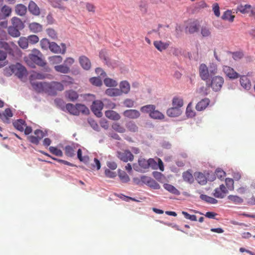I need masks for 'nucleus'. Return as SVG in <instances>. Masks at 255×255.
I'll list each match as a JSON object with an SVG mask.
<instances>
[{
    "mask_svg": "<svg viewBox=\"0 0 255 255\" xmlns=\"http://www.w3.org/2000/svg\"><path fill=\"white\" fill-rule=\"evenodd\" d=\"M199 75L201 79L207 82L210 77L217 73L218 67L216 64L210 63L208 67L205 64L202 63L199 66Z\"/></svg>",
    "mask_w": 255,
    "mask_h": 255,
    "instance_id": "obj_1",
    "label": "nucleus"
},
{
    "mask_svg": "<svg viewBox=\"0 0 255 255\" xmlns=\"http://www.w3.org/2000/svg\"><path fill=\"white\" fill-rule=\"evenodd\" d=\"M224 83V78L220 76H216L212 78L210 84L207 85L210 86L214 91H218L221 90Z\"/></svg>",
    "mask_w": 255,
    "mask_h": 255,
    "instance_id": "obj_2",
    "label": "nucleus"
},
{
    "mask_svg": "<svg viewBox=\"0 0 255 255\" xmlns=\"http://www.w3.org/2000/svg\"><path fill=\"white\" fill-rule=\"evenodd\" d=\"M48 94L49 95H56L57 91H61L64 90L63 84L60 82H52L48 83Z\"/></svg>",
    "mask_w": 255,
    "mask_h": 255,
    "instance_id": "obj_3",
    "label": "nucleus"
},
{
    "mask_svg": "<svg viewBox=\"0 0 255 255\" xmlns=\"http://www.w3.org/2000/svg\"><path fill=\"white\" fill-rule=\"evenodd\" d=\"M117 157L122 161L127 162L128 161H132L134 156L128 150H123L117 152Z\"/></svg>",
    "mask_w": 255,
    "mask_h": 255,
    "instance_id": "obj_4",
    "label": "nucleus"
},
{
    "mask_svg": "<svg viewBox=\"0 0 255 255\" xmlns=\"http://www.w3.org/2000/svg\"><path fill=\"white\" fill-rule=\"evenodd\" d=\"M33 89L38 93H48V83L30 81Z\"/></svg>",
    "mask_w": 255,
    "mask_h": 255,
    "instance_id": "obj_5",
    "label": "nucleus"
},
{
    "mask_svg": "<svg viewBox=\"0 0 255 255\" xmlns=\"http://www.w3.org/2000/svg\"><path fill=\"white\" fill-rule=\"evenodd\" d=\"M222 69L223 72L226 77L230 79H236L240 77V74L235 71L233 68L229 66L224 65Z\"/></svg>",
    "mask_w": 255,
    "mask_h": 255,
    "instance_id": "obj_6",
    "label": "nucleus"
},
{
    "mask_svg": "<svg viewBox=\"0 0 255 255\" xmlns=\"http://www.w3.org/2000/svg\"><path fill=\"white\" fill-rule=\"evenodd\" d=\"M103 103L101 101L96 100L93 102L91 106V110L94 114L98 117L100 118L102 116V110L103 108Z\"/></svg>",
    "mask_w": 255,
    "mask_h": 255,
    "instance_id": "obj_7",
    "label": "nucleus"
},
{
    "mask_svg": "<svg viewBox=\"0 0 255 255\" xmlns=\"http://www.w3.org/2000/svg\"><path fill=\"white\" fill-rule=\"evenodd\" d=\"M61 48L55 42H52L50 43L49 48L51 52L54 53L64 54L66 50V45L64 43H61Z\"/></svg>",
    "mask_w": 255,
    "mask_h": 255,
    "instance_id": "obj_8",
    "label": "nucleus"
},
{
    "mask_svg": "<svg viewBox=\"0 0 255 255\" xmlns=\"http://www.w3.org/2000/svg\"><path fill=\"white\" fill-rule=\"evenodd\" d=\"M228 193V190L224 184H222L219 187L214 190L213 196L217 198L222 199L224 198Z\"/></svg>",
    "mask_w": 255,
    "mask_h": 255,
    "instance_id": "obj_9",
    "label": "nucleus"
},
{
    "mask_svg": "<svg viewBox=\"0 0 255 255\" xmlns=\"http://www.w3.org/2000/svg\"><path fill=\"white\" fill-rule=\"evenodd\" d=\"M125 117L129 119H136L140 116V112L135 109L127 110L123 112Z\"/></svg>",
    "mask_w": 255,
    "mask_h": 255,
    "instance_id": "obj_10",
    "label": "nucleus"
},
{
    "mask_svg": "<svg viewBox=\"0 0 255 255\" xmlns=\"http://www.w3.org/2000/svg\"><path fill=\"white\" fill-rule=\"evenodd\" d=\"M199 24L197 21H193L189 23L186 27L185 31L186 33L190 34L197 32L199 30Z\"/></svg>",
    "mask_w": 255,
    "mask_h": 255,
    "instance_id": "obj_11",
    "label": "nucleus"
},
{
    "mask_svg": "<svg viewBox=\"0 0 255 255\" xmlns=\"http://www.w3.org/2000/svg\"><path fill=\"white\" fill-rule=\"evenodd\" d=\"M79 63L82 67L85 70H89L91 67L90 59L85 55L81 56L79 58Z\"/></svg>",
    "mask_w": 255,
    "mask_h": 255,
    "instance_id": "obj_12",
    "label": "nucleus"
},
{
    "mask_svg": "<svg viewBox=\"0 0 255 255\" xmlns=\"http://www.w3.org/2000/svg\"><path fill=\"white\" fill-rule=\"evenodd\" d=\"M41 57L42 56L28 55L29 59L34 63L39 66L44 67L46 65V63L42 59Z\"/></svg>",
    "mask_w": 255,
    "mask_h": 255,
    "instance_id": "obj_13",
    "label": "nucleus"
},
{
    "mask_svg": "<svg viewBox=\"0 0 255 255\" xmlns=\"http://www.w3.org/2000/svg\"><path fill=\"white\" fill-rule=\"evenodd\" d=\"M210 100L208 98H205L199 102L196 105L195 108L198 111L204 110L210 103Z\"/></svg>",
    "mask_w": 255,
    "mask_h": 255,
    "instance_id": "obj_14",
    "label": "nucleus"
},
{
    "mask_svg": "<svg viewBox=\"0 0 255 255\" xmlns=\"http://www.w3.org/2000/svg\"><path fill=\"white\" fill-rule=\"evenodd\" d=\"M105 114L107 118L113 121H118L121 119L120 114L113 110L106 111Z\"/></svg>",
    "mask_w": 255,
    "mask_h": 255,
    "instance_id": "obj_15",
    "label": "nucleus"
},
{
    "mask_svg": "<svg viewBox=\"0 0 255 255\" xmlns=\"http://www.w3.org/2000/svg\"><path fill=\"white\" fill-rule=\"evenodd\" d=\"M240 83L242 87L246 90H250L251 87V83L249 78L245 75L240 76Z\"/></svg>",
    "mask_w": 255,
    "mask_h": 255,
    "instance_id": "obj_16",
    "label": "nucleus"
},
{
    "mask_svg": "<svg viewBox=\"0 0 255 255\" xmlns=\"http://www.w3.org/2000/svg\"><path fill=\"white\" fill-rule=\"evenodd\" d=\"M29 11L35 15H39L40 9L37 4L33 1H30L28 5Z\"/></svg>",
    "mask_w": 255,
    "mask_h": 255,
    "instance_id": "obj_17",
    "label": "nucleus"
},
{
    "mask_svg": "<svg viewBox=\"0 0 255 255\" xmlns=\"http://www.w3.org/2000/svg\"><path fill=\"white\" fill-rule=\"evenodd\" d=\"M66 111L69 113L71 115L78 116V112L77 109V104L75 105L68 103L65 106V109Z\"/></svg>",
    "mask_w": 255,
    "mask_h": 255,
    "instance_id": "obj_18",
    "label": "nucleus"
},
{
    "mask_svg": "<svg viewBox=\"0 0 255 255\" xmlns=\"http://www.w3.org/2000/svg\"><path fill=\"white\" fill-rule=\"evenodd\" d=\"M65 96L69 101L72 102L76 101L79 97L77 93L72 90L66 91Z\"/></svg>",
    "mask_w": 255,
    "mask_h": 255,
    "instance_id": "obj_19",
    "label": "nucleus"
},
{
    "mask_svg": "<svg viewBox=\"0 0 255 255\" xmlns=\"http://www.w3.org/2000/svg\"><path fill=\"white\" fill-rule=\"evenodd\" d=\"M153 45L155 48L159 51H162L167 49L169 46V44L167 42H163L161 41H155Z\"/></svg>",
    "mask_w": 255,
    "mask_h": 255,
    "instance_id": "obj_20",
    "label": "nucleus"
},
{
    "mask_svg": "<svg viewBox=\"0 0 255 255\" xmlns=\"http://www.w3.org/2000/svg\"><path fill=\"white\" fill-rule=\"evenodd\" d=\"M235 17V15L232 14L231 10H227L223 13L221 18L224 20H227L230 22H232L234 20Z\"/></svg>",
    "mask_w": 255,
    "mask_h": 255,
    "instance_id": "obj_21",
    "label": "nucleus"
},
{
    "mask_svg": "<svg viewBox=\"0 0 255 255\" xmlns=\"http://www.w3.org/2000/svg\"><path fill=\"white\" fill-rule=\"evenodd\" d=\"M12 26L16 28L22 29L24 27V24L18 17H13L11 19Z\"/></svg>",
    "mask_w": 255,
    "mask_h": 255,
    "instance_id": "obj_22",
    "label": "nucleus"
},
{
    "mask_svg": "<svg viewBox=\"0 0 255 255\" xmlns=\"http://www.w3.org/2000/svg\"><path fill=\"white\" fill-rule=\"evenodd\" d=\"M15 11L17 14L23 16L25 14L27 11V8L22 4H18L15 6Z\"/></svg>",
    "mask_w": 255,
    "mask_h": 255,
    "instance_id": "obj_23",
    "label": "nucleus"
},
{
    "mask_svg": "<svg viewBox=\"0 0 255 255\" xmlns=\"http://www.w3.org/2000/svg\"><path fill=\"white\" fill-rule=\"evenodd\" d=\"M120 91H121V95L124 94H128L130 90L129 84L127 81H122L120 84Z\"/></svg>",
    "mask_w": 255,
    "mask_h": 255,
    "instance_id": "obj_24",
    "label": "nucleus"
},
{
    "mask_svg": "<svg viewBox=\"0 0 255 255\" xmlns=\"http://www.w3.org/2000/svg\"><path fill=\"white\" fill-rule=\"evenodd\" d=\"M181 112L178 108L172 107L169 108L167 111V114L168 116L171 117H176L180 115Z\"/></svg>",
    "mask_w": 255,
    "mask_h": 255,
    "instance_id": "obj_25",
    "label": "nucleus"
},
{
    "mask_svg": "<svg viewBox=\"0 0 255 255\" xmlns=\"http://www.w3.org/2000/svg\"><path fill=\"white\" fill-rule=\"evenodd\" d=\"M13 125L15 128L20 131L24 130V128L26 126L25 122L24 120L19 119L13 123Z\"/></svg>",
    "mask_w": 255,
    "mask_h": 255,
    "instance_id": "obj_26",
    "label": "nucleus"
},
{
    "mask_svg": "<svg viewBox=\"0 0 255 255\" xmlns=\"http://www.w3.org/2000/svg\"><path fill=\"white\" fill-rule=\"evenodd\" d=\"M65 153L66 156L72 157L75 155V147L73 145H66L65 147Z\"/></svg>",
    "mask_w": 255,
    "mask_h": 255,
    "instance_id": "obj_27",
    "label": "nucleus"
},
{
    "mask_svg": "<svg viewBox=\"0 0 255 255\" xmlns=\"http://www.w3.org/2000/svg\"><path fill=\"white\" fill-rule=\"evenodd\" d=\"M105 93L111 97H117L121 95V91L117 88L108 89L106 90Z\"/></svg>",
    "mask_w": 255,
    "mask_h": 255,
    "instance_id": "obj_28",
    "label": "nucleus"
},
{
    "mask_svg": "<svg viewBox=\"0 0 255 255\" xmlns=\"http://www.w3.org/2000/svg\"><path fill=\"white\" fill-rule=\"evenodd\" d=\"M54 69L57 72L64 74H67L70 71L69 67L65 64L55 66Z\"/></svg>",
    "mask_w": 255,
    "mask_h": 255,
    "instance_id": "obj_29",
    "label": "nucleus"
},
{
    "mask_svg": "<svg viewBox=\"0 0 255 255\" xmlns=\"http://www.w3.org/2000/svg\"><path fill=\"white\" fill-rule=\"evenodd\" d=\"M49 1L53 7L58 8L62 10L66 9V7L62 4V0H49Z\"/></svg>",
    "mask_w": 255,
    "mask_h": 255,
    "instance_id": "obj_30",
    "label": "nucleus"
},
{
    "mask_svg": "<svg viewBox=\"0 0 255 255\" xmlns=\"http://www.w3.org/2000/svg\"><path fill=\"white\" fill-rule=\"evenodd\" d=\"M251 5L250 4H240L237 6V11H240L243 14H249Z\"/></svg>",
    "mask_w": 255,
    "mask_h": 255,
    "instance_id": "obj_31",
    "label": "nucleus"
},
{
    "mask_svg": "<svg viewBox=\"0 0 255 255\" xmlns=\"http://www.w3.org/2000/svg\"><path fill=\"white\" fill-rule=\"evenodd\" d=\"M200 198L201 200L208 203L215 204L218 203V200L217 199L206 195L201 194L200 196Z\"/></svg>",
    "mask_w": 255,
    "mask_h": 255,
    "instance_id": "obj_32",
    "label": "nucleus"
},
{
    "mask_svg": "<svg viewBox=\"0 0 255 255\" xmlns=\"http://www.w3.org/2000/svg\"><path fill=\"white\" fill-rule=\"evenodd\" d=\"M29 28L30 30L34 33L40 32L42 30V26L36 22H32L29 24Z\"/></svg>",
    "mask_w": 255,
    "mask_h": 255,
    "instance_id": "obj_33",
    "label": "nucleus"
},
{
    "mask_svg": "<svg viewBox=\"0 0 255 255\" xmlns=\"http://www.w3.org/2000/svg\"><path fill=\"white\" fill-rule=\"evenodd\" d=\"M163 187L166 190L173 194L177 195L180 194V192L174 186L171 184H164Z\"/></svg>",
    "mask_w": 255,
    "mask_h": 255,
    "instance_id": "obj_34",
    "label": "nucleus"
},
{
    "mask_svg": "<svg viewBox=\"0 0 255 255\" xmlns=\"http://www.w3.org/2000/svg\"><path fill=\"white\" fill-rule=\"evenodd\" d=\"M118 175L123 183H127L129 181V177L128 174L124 171L120 169L118 171Z\"/></svg>",
    "mask_w": 255,
    "mask_h": 255,
    "instance_id": "obj_35",
    "label": "nucleus"
},
{
    "mask_svg": "<svg viewBox=\"0 0 255 255\" xmlns=\"http://www.w3.org/2000/svg\"><path fill=\"white\" fill-rule=\"evenodd\" d=\"M77 157L80 161L85 164H87L89 162V157L88 155L82 156V151L80 148L78 149L77 151Z\"/></svg>",
    "mask_w": 255,
    "mask_h": 255,
    "instance_id": "obj_36",
    "label": "nucleus"
},
{
    "mask_svg": "<svg viewBox=\"0 0 255 255\" xmlns=\"http://www.w3.org/2000/svg\"><path fill=\"white\" fill-rule=\"evenodd\" d=\"M19 30L20 29L19 28L10 26L8 28V32L11 36L17 37L20 36Z\"/></svg>",
    "mask_w": 255,
    "mask_h": 255,
    "instance_id": "obj_37",
    "label": "nucleus"
},
{
    "mask_svg": "<svg viewBox=\"0 0 255 255\" xmlns=\"http://www.w3.org/2000/svg\"><path fill=\"white\" fill-rule=\"evenodd\" d=\"M155 109V106L153 105H147L140 108V110L142 113H148L150 116V112Z\"/></svg>",
    "mask_w": 255,
    "mask_h": 255,
    "instance_id": "obj_38",
    "label": "nucleus"
},
{
    "mask_svg": "<svg viewBox=\"0 0 255 255\" xmlns=\"http://www.w3.org/2000/svg\"><path fill=\"white\" fill-rule=\"evenodd\" d=\"M196 180L201 185H205L207 183V178L205 175L201 172L196 174Z\"/></svg>",
    "mask_w": 255,
    "mask_h": 255,
    "instance_id": "obj_39",
    "label": "nucleus"
},
{
    "mask_svg": "<svg viewBox=\"0 0 255 255\" xmlns=\"http://www.w3.org/2000/svg\"><path fill=\"white\" fill-rule=\"evenodd\" d=\"M149 116L152 119L159 120L163 119L164 117L163 114H162L160 112L155 110V109L153 110L152 112H150Z\"/></svg>",
    "mask_w": 255,
    "mask_h": 255,
    "instance_id": "obj_40",
    "label": "nucleus"
},
{
    "mask_svg": "<svg viewBox=\"0 0 255 255\" xmlns=\"http://www.w3.org/2000/svg\"><path fill=\"white\" fill-rule=\"evenodd\" d=\"M77 104V109L78 112V115H80V113L83 114H88L89 113V110L88 108L86 107L84 105L81 104Z\"/></svg>",
    "mask_w": 255,
    "mask_h": 255,
    "instance_id": "obj_41",
    "label": "nucleus"
},
{
    "mask_svg": "<svg viewBox=\"0 0 255 255\" xmlns=\"http://www.w3.org/2000/svg\"><path fill=\"white\" fill-rule=\"evenodd\" d=\"M126 127L130 132H135L138 131V127L133 121H129L127 123Z\"/></svg>",
    "mask_w": 255,
    "mask_h": 255,
    "instance_id": "obj_42",
    "label": "nucleus"
},
{
    "mask_svg": "<svg viewBox=\"0 0 255 255\" xmlns=\"http://www.w3.org/2000/svg\"><path fill=\"white\" fill-rule=\"evenodd\" d=\"M49 62L51 64H56L60 63L62 62L63 58L61 56L59 55H54L51 57H49Z\"/></svg>",
    "mask_w": 255,
    "mask_h": 255,
    "instance_id": "obj_43",
    "label": "nucleus"
},
{
    "mask_svg": "<svg viewBox=\"0 0 255 255\" xmlns=\"http://www.w3.org/2000/svg\"><path fill=\"white\" fill-rule=\"evenodd\" d=\"M172 105L173 107L179 109L183 105V99L178 97L174 98L172 100Z\"/></svg>",
    "mask_w": 255,
    "mask_h": 255,
    "instance_id": "obj_44",
    "label": "nucleus"
},
{
    "mask_svg": "<svg viewBox=\"0 0 255 255\" xmlns=\"http://www.w3.org/2000/svg\"><path fill=\"white\" fill-rule=\"evenodd\" d=\"M19 46L22 49H26L28 46V41L27 38L21 37L18 41Z\"/></svg>",
    "mask_w": 255,
    "mask_h": 255,
    "instance_id": "obj_45",
    "label": "nucleus"
},
{
    "mask_svg": "<svg viewBox=\"0 0 255 255\" xmlns=\"http://www.w3.org/2000/svg\"><path fill=\"white\" fill-rule=\"evenodd\" d=\"M49 151L53 154L57 156H62L63 152L60 149L54 146H50L49 148Z\"/></svg>",
    "mask_w": 255,
    "mask_h": 255,
    "instance_id": "obj_46",
    "label": "nucleus"
},
{
    "mask_svg": "<svg viewBox=\"0 0 255 255\" xmlns=\"http://www.w3.org/2000/svg\"><path fill=\"white\" fill-rule=\"evenodd\" d=\"M228 199L235 204H241L243 202L242 198L236 195H229L228 196Z\"/></svg>",
    "mask_w": 255,
    "mask_h": 255,
    "instance_id": "obj_47",
    "label": "nucleus"
},
{
    "mask_svg": "<svg viewBox=\"0 0 255 255\" xmlns=\"http://www.w3.org/2000/svg\"><path fill=\"white\" fill-rule=\"evenodd\" d=\"M45 77V75L43 74L33 72L30 75V81H33V80L35 79H43Z\"/></svg>",
    "mask_w": 255,
    "mask_h": 255,
    "instance_id": "obj_48",
    "label": "nucleus"
},
{
    "mask_svg": "<svg viewBox=\"0 0 255 255\" xmlns=\"http://www.w3.org/2000/svg\"><path fill=\"white\" fill-rule=\"evenodd\" d=\"M104 84L107 87H116L118 85V83L116 81L109 78H105L104 80Z\"/></svg>",
    "mask_w": 255,
    "mask_h": 255,
    "instance_id": "obj_49",
    "label": "nucleus"
},
{
    "mask_svg": "<svg viewBox=\"0 0 255 255\" xmlns=\"http://www.w3.org/2000/svg\"><path fill=\"white\" fill-rule=\"evenodd\" d=\"M182 176L183 180L185 181L188 182L189 183H192L194 180V178L192 174L188 171L184 172L183 173Z\"/></svg>",
    "mask_w": 255,
    "mask_h": 255,
    "instance_id": "obj_50",
    "label": "nucleus"
},
{
    "mask_svg": "<svg viewBox=\"0 0 255 255\" xmlns=\"http://www.w3.org/2000/svg\"><path fill=\"white\" fill-rule=\"evenodd\" d=\"M201 33L203 37H209L211 35V29L207 26H202Z\"/></svg>",
    "mask_w": 255,
    "mask_h": 255,
    "instance_id": "obj_51",
    "label": "nucleus"
},
{
    "mask_svg": "<svg viewBox=\"0 0 255 255\" xmlns=\"http://www.w3.org/2000/svg\"><path fill=\"white\" fill-rule=\"evenodd\" d=\"M49 41L46 38H43L40 42L41 48L43 49L46 50L49 47L50 44Z\"/></svg>",
    "mask_w": 255,
    "mask_h": 255,
    "instance_id": "obj_52",
    "label": "nucleus"
},
{
    "mask_svg": "<svg viewBox=\"0 0 255 255\" xmlns=\"http://www.w3.org/2000/svg\"><path fill=\"white\" fill-rule=\"evenodd\" d=\"M0 9L1 10L2 12L3 13V14H4L3 15L5 16V18L6 17L9 16L11 13V8L6 5H4V6H3Z\"/></svg>",
    "mask_w": 255,
    "mask_h": 255,
    "instance_id": "obj_53",
    "label": "nucleus"
},
{
    "mask_svg": "<svg viewBox=\"0 0 255 255\" xmlns=\"http://www.w3.org/2000/svg\"><path fill=\"white\" fill-rule=\"evenodd\" d=\"M215 175L220 180H223L226 176V172L221 169H217L215 171Z\"/></svg>",
    "mask_w": 255,
    "mask_h": 255,
    "instance_id": "obj_54",
    "label": "nucleus"
},
{
    "mask_svg": "<svg viewBox=\"0 0 255 255\" xmlns=\"http://www.w3.org/2000/svg\"><path fill=\"white\" fill-rule=\"evenodd\" d=\"M139 165L143 169H147L149 168L148 160H146L144 158H139L138 159Z\"/></svg>",
    "mask_w": 255,
    "mask_h": 255,
    "instance_id": "obj_55",
    "label": "nucleus"
},
{
    "mask_svg": "<svg viewBox=\"0 0 255 255\" xmlns=\"http://www.w3.org/2000/svg\"><path fill=\"white\" fill-rule=\"evenodd\" d=\"M90 82L96 86H100L102 85V81L100 78L93 77L90 79Z\"/></svg>",
    "mask_w": 255,
    "mask_h": 255,
    "instance_id": "obj_56",
    "label": "nucleus"
},
{
    "mask_svg": "<svg viewBox=\"0 0 255 255\" xmlns=\"http://www.w3.org/2000/svg\"><path fill=\"white\" fill-rule=\"evenodd\" d=\"M112 128L115 130L120 133H123L126 130L125 128L123 126L118 123L113 124L112 125Z\"/></svg>",
    "mask_w": 255,
    "mask_h": 255,
    "instance_id": "obj_57",
    "label": "nucleus"
},
{
    "mask_svg": "<svg viewBox=\"0 0 255 255\" xmlns=\"http://www.w3.org/2000/svg\"><path fill=\"white\" fill-rule=\"evenodd\" d=\"M191 103L188 104L186 108V115L189 118H193L195 116V112L191 109Z\"/></svg>",
    "mask_w": 255,
    "mask_h": 255,
    "instance_id": "obj_58",
    "label": "nucleus"
},
{
    "mask_svg": "<svg viewBox=\"0 0 255 255\" xmlns=\"http://www.w3.org/2000/svg\"><path fill=\"white\" fill-rule=\"evenodd\" d=\"M18 67L17 70L18 71L16 73V74L19 78L22 77L26 72V69L24 67L20 65H18Z\"/></svg>",
    "mask_w": 255,
    "mask_h": 255,
    "instance_id": "obj_59",
    "label": "nucleus"
},
{
    "mask_svg": "<svg viewBox=\"0 0 255 255\" xmlns=\"http://www.w3.org/2000/svg\"><path fill=\"white\" fill-rule=\"evenodd\" d=\"M27 38L28 39V42L32 44H35L39 41L38 37L35 35H29Z\"/></svg>",
    "mask_w": 255,
    "mask_h": 255,
    "instance_id": "obj_60",
    "label": "nucleus"
},
{
    "mask_svg": "<svg viewBox=\"0 0 255 255\" xmlns=\"http://www.w3.org/2000/svg\"><path fill=\"white\" fill-rule=\"evenodd\" d=\"M225 183L228 190H233L234 188V180L232 178H227L225 179Z\"/></svg>",
    "mask_w": 255,
    "mask_h": 255,
    "instance_id": "obj_61",
    "label": "nucleus"
},
{
    "mask_svg": "<svg viewBox=\"0 0 255 255\" xmlns=\"http://www.w3.org/2000/svg\"><path fill=\"white\" fill-rule=\"evenodd\" d=\"M147 185L154 189H159L160 188L159 184L152 178Z\"/></svg>",
    "mask_w": 255,
    "mask_h": 255,
    "instance_id": "obj_62",
    "label": "nucleus"
},
{
    "mask_svg": "<svg viewBox=\"0 0 255 255\" xmlns=\"http://www.w3.org/2000/svg\"><path fill=\"white\" fill-rule=\"evenodd\" d=\"M182 214L184 216V217L187 219H189L192 221H196L197 220L196 216L194 215H190L187 212L185 211H182Z\"/></svg>",
    "mask_w": 255,
    "mask_h": 255,
    "instance_id": "obj_63",
    "label": "nucleus"
},
{
    "mask_svg": "<svg viewBox=\"0 0 255 255\" xmlns=\"http://www.w3.org/2000/svg\"><path fill=\"white\" fill-rule=\"evenodd\" d=\"M213 11L214 14L218 17L220 16V7L218 3H215L213 5Z\"/></svg>",
    "mask_w": 255,
    "mask_h": 255,
    "instance_id": "obj_64",
    "label": "nucleus"
}]
</instances>
